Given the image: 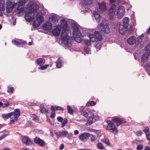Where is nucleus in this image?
<instances>
[{
    "instance_id": "f257e3e1",
    "label": "nucleus",
    "mask_w": 150,
    "mask_h": 150,
    "mask_svg": "<svg viewBox=\"0 0 150 150\" xmlns=\"http://www.w3.org/2000/svg\"><path fill=\"white\" fill-rule=\"evenodd\" d=\"M39 8L37 4L33 1H30L27 8L28 10L25 14L24 18L26 21L29 22L32 21L38 16V10Z\"/></svg>"
},
{
    "instance_id": "f03ea898",
    "label": "nucleus",
    "mask_w": 150,
    "mask_h": 150,
    "mask_svg": "<svg viewBox=\"0 0 150 150\" xmlns=\"http://www.w3.org/2000/svg\"><path fill=\"white\" fill-rule=\"evenodd\" d=\"M61 22L62 26V31L61 35L62 41L66 46L69 47L72 45L73 40L68 34L69 32L68 28L67 22L65 19H63L61 20Z\"/></svg>"
},
{
    "instance_id": "7ed1b4c3",
    "label": "nucleus",
    "mask_w": 150,
    "mask_h": 150,
    "mask_svg": "<svg viewBox=\"0 0 150 150\" xmlns=\"http://www.w3.org/2000/svg\"><path fill=\"white\" fill-rule=\"evenodd\" d=\"M71 27L73 31V36L75 40L78 43L81 42L83 35L80 31V26L76 22L74 23L71 24Z\"/></svg>"
},
{
    "instance_id": "20e7f679",
    "label": "nucleus",
    "mask_w": 150,
    "mask_h": 150,
    "mask_svg": "<svg viewBox=\"0 0 150 150\" xmlns=\"http://www.w3.org/2000/svg\"><path fill=\"white\" fill-rule=\"evenodd\" d=\"M143 38V35H141V36H139L137 38V41H136V38L135 36H132L128 38L127 39V41L128 43L130 45H132L136 43L134 47L135 48H139L141 47V42L142 41Z\"/></svg>"
},
{
    "instance_id": "39448f33",
    "label": "nucleus",
    "mask_w": 150,
    "mask_h": 150,
    "mask_svg": "<svg viewBox=\"0 0 150 150\" xmlns=\"http://www.w3.org/2000/svg\"><path fill=\"white\" fill-rule=\"evenodd\" d=\"M129 19L127 17H125L120 22L119 30L120 33L121 34H124L127 31L129 25Z\"/></svg>"
},
{
    "instance_id": "423d86ee",
    "label": "nucleus",
    "mask_w": 150,
    "mask_h": 150,
    "mask_svg": "<svg viewBox=\"0 0 150 150\" xmlns=\"http://www.w3.org/2000/svg\"><path fill=\"white\" fill-rule=\"evenodd\" d=\"M88 36H89L90 41L93 42L96 41V40L100 41L103 38L101 33L98 31H95L94 34L91 33L88 34Z\"/></svg>"
},
{
    "instance_id": "0eeeda50",
    "label": "nucleus",
    "mask_w": 150,
    "mask_h": 150,
    "mask_svg": "<svg viewBox=\"0 0 150 150\" xmlns=\"http://www.w3.org/2000/svg\"><path fill=\"white\" fill-rule=\"evenodd\" d=\"M11 113H12L11 116L13 117L11 119L10 124H12L18 120L19 117L20 115V113L18 109H15L13 112Z\"/></svg>"
},
{
    "instance_id": "6e6552de",
    "label": "nucleus",
    "mask_w": 150,
    "mask_h": 150,
    "mask_svg": "<svg viewBox=\"0 0 150 150\" xmlns=\"http://www.w3.org/2000/svg\"><path fill=\"white\" fill-rule=\"evenodd\" d=\"M99 28L105 33H108L110 31L108 25L105 19L102 20L101 23L99 25Z\"/></svg>"
},
{
    "instance_id": "1a4fd4ad",
    "label": "nucleus",
    "mask_w": 150,
    "mask_h": 150,
    "mask_svg": "<svg viewBox=\"0 0 150 150\" xmlns=\"http://www.w3.org/2000/svg\"><path fill=\"white\" fill-rule=\"evenodd\" d=\"M116 6L115 4H112L108 10V15L109 19L112 20L113 17L115 14Z\"/></svg>"
},
{
    "instance_id": "9d476101",
    "label": "nucleus",
    "mask_w": 150,
    "mask_h": 150,
    "mask_svg": "<svg viewBox=\"0 0 150 150\" xmlns=\"http://www.w3.org/2000/svg\"><path fill=\"white\" fill-rule=\"evenodd\" d=\"M117 15L119 18H121L125 15V8L122 6H119L116 11Z\"/></svg>"
},
{
    "instance_id": "9b49d317",
    "label": "nucleus",
    "mask_w": 150,
    "mask_h": 150,
    "mask_svg": "<svg viewBox=\"0 0 150 150\" xmlns=\"http://www.w3.org/2000/svg\"><path fill=\"white\" fill-rule=\"evenodd\" d=\"M44 21V18L42 16H38L35 21L33 22V25L34 28L38 27Z\"/></svg>"
},
{
    "instance_id": "f8f14e48",
    "label": "nucleus",
    "mask_w": 150,
    "mask_h": 150,
    "mask_svg": "<svg viewBox=\"0 0 150 150\" xmlns=\"http://www.w3.org/2000/svg\"><path fill=\"white\" fill-rule=\"evenodd\" d=\"M99 119L98 116L97 115H95L94 114L88 118L87 123L88 125L91 124L93 122H95Z\"/></svg>"
},
{
    "instance_id": "ddd939ff",
    "label": "nucleus",
    "mask_w": 150,
    "mask_h": 150,
    "mask_svg": "<svg viewBox=\"0 0 150 150\" xmlns=\"http://www.w3.org/2000/svg\"><path fill=\"white\" fill-rule=\"evenodd\" d=\"M57 138L59 137L64 138L69 137V134L68 132L66 130H62L56 133Z\"/></svg>"
},
{
    "instance_id": "4468645a",
    "label": "nucleus",
    "mask_w": 150,
    "mask_h": 150,
    "mask_svg": "<svg viewBox=\"0 0 150 150\" xmlns=\"http://www.w3.org/2000/svg\"><path fill=\"white\" fill-rule=\"evenodd\" d=\"M12 0H7L6 11L7 13H11L13 7V4L12 2Z\"/></svg>"
},
{
    "instance_id": "2eb2a0df",
    "label": "nucleus",
    "mask_w": 150,
    "mask_h": 150,
    "mask_svg": "<svg viewBox=\"0 0 150 150\" xmlns=\"http://www.w3.org/2000/svg\"><path fill=\"white\" fill-rule=\"evenodd\" d=\"M61 30V26L59 25H56L52 29V32L55 36H58L60 34Z\"/></svg>"
},
{
    "instance_id": "dca6fc26",
    "label": "nucleus",
    "mask_w": 150,
    "mask_h": 150,
    "mask_svg": "<svg viewBox=\"0 0 150 150\" xmlns=\"http://www.w3.org/2000/svg\"><path fill=\"white\" fill-rule=\"evenodd\" d=\"M91 136V134L89 133L83 132L79 136V138L80 140L83 141L87 140Z\"/></svg>"
},
{
    "instance_id": "f3484780",
    "label": "nucleus",
    "mask_w": 150,
    "mask_h": 150,
    "mask_svg": "<svg viewBox=\"0 0 150 150\" xmlns=\"http://www.w3.org/2000/svg\"><path fill=\"white\" fill-rule=\"evenodd\" d=\"M106 129L110 132L113 133L115 134H116L117 133V129L115 125H108Z\"/></svg>"
},
{
    "instance_id": "a211bd4d",
    "label": "nucleus",
    "mask_w": 150,
    "mask_h": 150,
    "mask_svg": "<svg viewBox=\"0 0 150 150\" xmlns=\"http://www.w3.org/2000/svg\"><path fill=\"white\" fill-rule=\"evenodd\" d=\"M34 142L35 144L41 147L44 146L45 144L43 140L38 137H36L34 138Z\"/></svg>"
},
{
    "instance_id": "6ab92c4d",
    "label": "nucleus",
    "mask_w": 150,
    "mask_h": 150,
    "mask_svg": "<svg viewBox=\"0 0 150 150\" xmlns=\"http://www.w3.org/2000/svg\"><path fill=\"white\" fill-rule=\"evenodd\" d=\"M22 141L27 145L31 144L32 143V141L26 136H22Z\"/></svg>"
},
{
    "instance_id": "aec40b11",
    "label": "nucleus",
    "mask_w": 150,
    "mask_h": 150,
    "mask_svg": "<svg viewBox=\"0 0 150 150\" xmlns=\"http://www.w3.org/2000/svg\"><path fill=\"white\" fill-rule=\"evenodd\" d=\"M106 3L105 2H102L101 3L98 2V4L99 6V10L102 11H104L107 9Z\"/></svg>"
},
{
    "instance_id": "412c9836",
    "label": "nucleus",
    "mask_w": 150,
    "mask_h": 150,
    "mask_svg": "<svg viewBox=\"0 0 150 150\" xmlns=\"http://www.w3.org/2000/svg\"><path fill=\"white\" fill-rule=\"evenodd\" d=\"M58 15L55 14H53L51 16L50 19L51 20L52 23L57 24L58 21Z\"/></svg>"
},
{
    "instance_id": "4be33fe9",
    "label": "nucleus",
    "mask_w": 150,
    "mask_h": 150,
    "mask_svg": "<svg viewBox=\"0 0 150 150\" xmlns=\"http://www.w3.org/2000/svg\"><path fill=\"white\" fill-rule=\"evenodd\" d=\"M84 107L81 106L79 109V112L81 115L86 118H88V114L86 112L85 110L84 109Z\"/></svg>"
},
{
    "instance_id": "5701e85b",
    "label": "nucleus",
    "mask_w": 150,
    "mask_h": 150,
    "mask_svg": "<svg viewBox=\"0 0 150 150\" xmlns=\"http://www.w3.org/2000/svg\"><path fill=\"white\" fill-rule=\"evenodd\" d=\"M150 53L149 52H146L142 56V61L143 62H146L148 59Z\"/></svg>"
},
{
    "instance_id": "b1692460",
    "label": "nucleus",
    "mask_w": 150,
    "mask_h": 150,
    "mask_svg": "<svg viewBox=\"0 0 150 150\" xmlns=\"http://www.w3.org/2000/svg\"><path fill=\"white\" fill-rule=\"evenodd\" d=\"M112 121L117 123V126L125 122L124 120L119 118H115L112 120Z\"/></svg>"
},
{
    "instance_id": "393cba45",
    "label": "nucleus",
    "mask_w": 150,
    "mask_h": 150,
    "mask_svg": "<svg viewBox=\"0 0 150 150\" xmlns=\"http://www.w3.org/2000/svg\"><path fill=\"white\" fill-rule=\"evenodd\" d=\"M18 6L15 10V12L16 14L22 13L24 10L25 8L21 5H18Z\"/></svg>"
},
{
    "instance_id": "a878e982",
    "label": "nucleus",
    "mask_w": 150,
    "mask_h": 150,
    "mask_svg": "<svg viewBox=\"0 0 150 150\" xmlns=\"http://www.w3.org/2000/svg\"><path fill=\"white\" fill-rule=\"evenodd\" d=\"M43 28L47 30H50L52 28V25L51 23H47L44 24L43 25Z\"/></svg>"
},
{
    "instance_id": "bb28decb",
    "label": "nucleus",
    "mask_w": 150,
    "mask_h": 150,
    "mask_svg": "<svg viewBox=\"0 0 150 150\" xmlns=\"http://www.w3.org/2000/svg\"><path fill=\"white\" fill-rule=\"evenodd\" d=\"M63 63L62 60L61 58H58L56 62L57 67L58 68H60Z\"/></svg>"
},
{
    "instance_id": "cd10ccee",
    "label": "nucleus",
    "mask_w": 150,
    "mask_h": 150,
    "mask_svg": "<svg viewBox=\"0 0 150 150\" xmlns=\"http://www.w3.org/2000/svg\"><path fill=\"white\" fill-rule=\"evenodd\" d=\"M92 2L91 0H84V2L82 4L81 6L87 8V5L91 4Z\"/></svg>"
},
{
    "instance_id": "c85d7f7f",
    "label": "nucleus",
    "mask_w": 150,
    "mask_h": 150,
    "mask_svg": "<svg viewBox=\"0 0 150 150\" xmlns=\"http://www.w3.org/2000/svg\"><path fill=\"white\" fill-rule=\"evenodd\" d=\"M12 44L17 46H18L21 44L25 45L26 42L25 41H23L21 42H19L16 40H12Z\"/></svg>"
},
{
    "instance_id": "c756f323",
    "label": "nucleus",
    "mask_w": 150,
    "mask_h": 150,
    "mask_svg": "<svg viewBox=\"0 0 150 150\" xmlns=\"http://www.w3.org/2000/svg\"><path fill=\"white\" fill-rule=\"evenodd\" d=\"M93 15L96 21L99 22L101 18L100 15L96 11L93 12Z\"/></svg>"
},
{
    "instance_id": "7c9ffc66",
    "label": "nucleus",
    "mask_w": 150,
    "mask_h": 150,
    "mask_svg": "<svg viewBox=\"0 0 150 150\" xmlns=\"http://www.w3.org/2000/svg\"><path fill=\"white\" fill-rule=\"evenodd\" d=\"M36 62L38 65L41 66L45 63V60L44 59L39 58L37 59Z\"/></svg>"
},
{
    "instance_id": "2f4dec72",
    "label": "nucleus",
    "mask_w": 150,
    "mask_h": 150,
    "mask_svg": "<svg viewBox=\"0 0 150 150\" xmlns=\"http://www.w3.org/2000/svg\"><path fill=\"white\" fill-rule=\"evenodd\" d=\"M145 69L150 76V62L147 63L144 66Z\"/></svg>"
},
{
    "instance_id": "473e14b6",
    "label": "nucleus",
    "mask_w": 150,
    "mask_h": 150,
    "mask_svg": "<svg viewBox=\"0 0 150 150\" xmlns=\"http://www.w3.org/2000/svg\"><path fill=\"white\" fill-rule=\"evenodd\" d=\"M101 141L106 144L108 146L110 145V144L109 142V139L106 137H104L103 139H101Z\"/></svg>"
},
{
    "instance_id": "72a5a7b5",
    "label": "nucleus",
    "mask_w": 150,
    "mask_h": 150,
    "mask_svg": "<svg viewBox=\"0 0 150 150\" xmlns=\"http://www.w3.org/2000/svg\"><path fill=\"white\" fill-rule=\"evenodd\" d=\"M12 113H9L7 114H3L2 115V117L4 119H7L11 117Z\"/></svg>"
},
{
    "instance_id": "f704fd0d",
    "label": "nucleus",
    "mask_w": 150,
    "mask_h": 150,
    "mask_svg": "<svg viewBox=\"0 0 150 150\" xmlns=\"http://www.w3.org/2000/svg\"><path fill=\"white\" fill-rule=\"evenodd\" d=\"M28 1V0H20L18 3H16V5L23 6Z\"/></svg>"
},
{
    "instance_id": "c9c22d12",
    "label": "nucleus",
    "mask_w": 150,
    "mask_h": 150,
    "mask_svg": "<svg viewBox=\"0 0 150 150\" xmlns=\"http://www.w3.org/2000/svg\"><path fill=\"white\" fill-rule=\"evenodd\" d=\"M96 103L93 101L88 102L86 104V106H93L96 105Z\"/></svg>"
},
{
    "instance_id": "e433bc0d",
    "label": "nucleus",
    "mask_w": 150,
    "mask_h": 150,
    "mask_svg": "<svg viewBox=\"0 0 150 150\" xmlns=\"http://www.w3.org/2000/svg\"><path fill=\"white\" fill-rule=\"evenodd\" d=\"M5 3L4 1L0 2V11H3L5 10Z\"/></svg>"
},
{
    "instance_id": "4c0bfd02",
    "label": "nucleus",
    "mask_w": 150,
    "mask_h": 150,
    "mask_svg": "<svg viewBox=\"0 0 150 150\" xmlns=\"http://www.w3.org/2000/svg\"><path fill=\"white\" fill-rule=\"evenodd\" d=\"M67 107L68 112L69 114H71L74 113V111L70 105H68Z\"/></svg>"
},
{
    "instance_id": "58836bf2",
    "label": "nucleus",
    "mask_w": 150,
    "mask_h": 150,
    "mask_svg": "<svg viewBox=\"0 0 150 150\" xmlns=\"http://www.w3.org/2000/svg\"><path fill=\"white\" fill-rule=\"evenodd\" d=\"M97 148L100 150H103L104 149V147L101 143L98 142L97 144Z\"/></svg>"
},
{
    "instance_id": "ea45409f",
    "label": "nucleus",
    "mask_w": 150,
    "mask_h": 150,
    "mask_svg": "<svg viewBox=\"0 0 150 150\" xmlns=\"http://www.w3.org/2000/svg\"><path fill=\"white\" fill-rule=\"evenodd\" d=\"M68 122V120L66 118H65L64 119V120H63V121L62 122V125L61 127H64L66 124Z\"/></svg>"
},
{
    "instance_id": "a19ab883",
    "label": "nucleus",
    "mask_w": 150,
    "mask_h": 150,
    "mask_svg": "<svg viewBox=\"0 0 150 150\" xmlns=\"http://www.w3.org/2000/svg\"><path fill=\"white\" fill-rule=\"evenodd\" d=\"M40 111L43 113H47L48 111L45 108H41L40 110Z\"/></svg>"
},
{
    "instance_id": "79ce46f5",
    "label": "nucleus",
    "mask_w": 150,
    "mask_h": 150,
    "mask_svg": "<svg viewBox=\"0 0 150 150\" xmlns=\"http://www.w3.org/2000/svg\"><path fill=\"white\" fill-rule=\"evenodd\" d=\"M143 131L144 133L146 134H149V128L148 126H147L145 127Z\"/></svg>"
},
{
    "instance_id": "37998d69",
    "label": "nucleus",
    "mask_w": 150,
    "mask_h": 150,
    "mask_svg": "<svg viewBox=\"0 0 150 150\" xmlns=\"http://www.w3.org/2000/svg\"><path fill=\"white\" fill-rule=\"evenodd\" d=\"M83 50L84 51L86 52V53L88 54L90 53V49L88 47H85L84 48Z\"/></svg>"
},
{
    "instance_id": "c03bdc74",
    "label": "nucleus",
    "mask_w": 150,
    "mask_h": 150,
    "mask_svg": "<svg viewBox=\"0 0 150 150\" xmlns=\"http://www.w3.org/2000/svg\"><path fill=\"white\" fill-rule=\"evenodd\" d=\"M31 117L33 120H38V117L34 114L31 115Z\"/></svg>"
},
{
    "instance_id": "a18cd8bd",
    "label": "nucleus",
    "mask_w": 150,
    "mask_h": 150,
    "mask_svg": "<svg viewBox=\"0 0 150 150\" xmlns=\"http://www.w3.org/2000/svg\"><path fill=\"white\" fill-rule=\"evenodd\" d=\"M90 137H91V141L92 142H93L95 141L96 139V136H94L91 134V136Z\"/></svg>"
},
{
    "instance_id": "49530a36",
    "label": "nucleus",
    "mask_w": 150,
    "mask_h": 150,
    "mask_svg": "<svg viewBox=\"0 0 150 150\" xmlns=\"http://www.w3.org/2000/svg\"><path fill=\"white\" fill-rule=\"evenodd\" d=\"M49 66L48 65L45 64L43 66H41L38 68V69L40 70H44L47 68Z\"/></svg>"
},
{
    "instance_id": "de8ad7c7",
    "label": "nucleus",
    "mask_w": 150,
    "mask_h": 150,
    "mask_svg": "<svg viewBox=\"0 0 150 150\" xmlns=\"http://www.w3.org/2000/svg\"><path fill=\"white\" fill-rule=\"evenodd\" d=\"M84 43L87 46L91 45V43L88 40H84Z\"/></svg>"
},
{
    "instance_id": "09e8293b",
    "label": "nucleus",
    "mask_w": 150,
    "mask_h": 150,
    "mask_svg": "<svg viewBox=\"0 0 150 150\" xmlns=\"http://www.w3.org/2000/svg\"><path fill=\"white\" fill-rule=\"evenodd\" d=\"M55 110H59L62 111L64 110V109L62 108L61 107L59 106H55Z\"/></svg>"
},
{
    "instance_id": "8fccbe9b",
    "label": "nucleus",
    "mask_w": 150,
    "mask_h": 150,
    "mask_svg": "<svg viewBox=\"0 0 150 150\" xmlns=\"http://www.w3.org/2000/svg\"><path fill=\"white\" fill-rule=\"evenodd\" d=\"M8 89L7 90V92L10 93H12L13 91L14 90V88L13 87H8Z\"/></svg>"
},
{
    "instance_id": "3c124183",
    "label": "nucleus",
    "mask_w": 150,
    "mask_h": 150,
    "mask_svg": "<svg viewBox=\"0 0 150 150\" xmlns=\"http://www.w3.org/2000/svg\"><path fill=\"white\" fill-rule=\"evenodd\" d=\"M142 134V132L141 131H137L136 133V136H140Z\"/></svg>"
},
{
    "instance_id": "603ef678",
    "label": "nucleus",
    "mask_w": 150,
    "mask_h": 150,
    "mask_svg": "<svg viewBox=\"0 0 150 150\" xmlns=\"http://www.w3.org/2000/svg\"><path fill=\"white\" fill-rule=\"evenodd\" d=\"M143 146L141 144L138 145L137 147V150H141L143 149Z\"/></svg>"
},
{
    "instance_id": "864d4df0",
    "label": "nucleus",
    "mask_w": 150,
    "mask_h": 150,
    "mask_svg": "<svg viewBox=\"0 0 150 150\" xmlns=\"http://www.w3.org/2000/svg\"><path fill=\"white\" fill-rule=\"evenodd\" d=\"M9 105V103L8 102H6L4 103H3L2 105V107L3 108H5L7 107Z\"/></svg>"
},
{
    "instance_id": "5fc2aeb1",
    "label": "nucleus",
    "mask_w": 150,
    "mask_h": 150,
    "mask_svg": "<svg viewBox=\"0 0 150 150\" xmlns=\"http://www.w3.org/2000/svg\"><path fill=\"white\" fill-rule=\"evenodd\" d=\"M63 118L61 117H57V120L59 122H62V121H63Z\"/></svg>"
},
{
    "instance_id": "6e6d98bb",
    "label": "nucleus",
    "mask_w": 150,
    "mask_h": 150,
    "mask_svg": "<svg viewBox=\"0 0 150 150\" xmlns=\"http://www.w3.org/2000/svg\"><path fill=\"white\" fill-rule=\"evenodd\" d=\"M146 137L147 138V140L149 141V143H150V135L149 134H146Z\"/></svg>"
},
{
    "instance_id": "4d7b16f0",
    "label": "nucleus",
    "mask_w": 150,
    "mask_h": 150,
    "mask_svg": "<svg viewBox=\"0 0 150 150\" xmlns=\"http://www.w3.org/2000/svg\"><path fill=\"white\" fill-rule=\"evenodd\" d=\"M6 135L5 134H4L0 137V140H1L2 139H4L5 137H6Z\"/></svg>"
},
{
    "instance_id": "13d9d810",
    "label": "nucleus",
    "mask_w": 150,
    "mask_h": 150,
    "mask_svg": "<svg viewBox=\"0 0 150 150\" xmlns=\"http://www.w3.org/2000/svg\"><path fill=\"white\" fill-rule=\"evenodd\" d=\"M50 109L52 111H55V106L52 105L50 107Z\"/></svg>"
},
{
    "instance_id": "bf43d9fd",
    "label": "nucleus",
    "mask_w": 150,
    "mask_h": 150,
    "mask_svg": "<svg viewBox=\"0 0 150 150\" xmlns=\"http://www.w3.org/2000/svg\"><path fill=\"white\" fill-rule=\"evenodd\" d=\"M55 112H54L51 114L50 115V117L52 118H54L55 116Z\"/></svg>"
},
{
    "instance_id": "052dcab7",
    "label": "nucleus",
    "mask_w": 150,
    "mask_h": 150,
    "mask_svg": "<svg viewBox=\"0 0 150 150\" xmlns=\"http://www.w3.org/2000/svg\"><path fill=\"white\" fill-rule=\"evenodd\" d=\"M64 147V145L63 144H62L60 145V147H59V149L60 150H62L63 149Z\"/></svg>"
},
{
    "instance_id": "680f3d73",
    "label": "nucleus",
    "mask_w": 150,
    "mask_h": 150,
    "mask_svg": "<svg viewBox=\"0 0 150 150\" xmlns=\"http://www.w3.org/2000/svg\"><path fill=\"white\" fill-rule=\"evenodd\" d=\"M107 123L108 124V125H113V124L112 122L110 120H108L107 121Z\"/></svg>"
},
{
    "instance_id": "e2e57ef3",
    "label": "nucleus",
    "mask_w": 150,
    "mask_h": 150,
    "mask_svg": "<svg viewBox=\"0 0 150 150\" xmlns=\"http://www.w3.org/2000/svg\"><path fill=\"white\" fill-rule=\"evenodd\" d=\"M145 50H150V43L146 47Z\"/></svg>"
},
{
    "instance_id": "0e129e2a",
    "label": "nucleus",
    "mask_w": 150,
    "mask_h": 150,
    "mask_svg": "<svg viewBox=\"0 0 150 150\" xmlns=\"http://www.w3.org/2000/svg\"><path fill=\"white\" fill-rule=\"evenodd\" d=\"M74 135H76L78 134L79 133V132L78 130H74Z\"/></svg>"
},
{
    "instance_id": "69168bd1",
    "label": "nucleus",
    "mask_w": 150,
    "mask_h": 150,
    "mask_svg": "<svg viewBox=\"0 0 150 150\" xmlns=\"http://www.w3.org/2000/svg\"><path fill=\"white\" fill-rule=\"evenodd\" d=\"M88 112L90 113V114L91 115H92L93 114L92 112V111H91V109H88Z\"/></svg>"
},
{
    "instance_id": "338daca9",
    "label": "nucleus",
    "mask_w": 150,
    "mask_h": 150,
    "mask_svg": "<svg viewBox=\"0 0 150 150\" xmlns=\"http://www.w3.org/2000/svg\"><path fill=\"white\" fill-rule=\"evenodd\" d=\"M144 150H150V147L148 146H146L144 149Z\"/></svg>"
},
{
    "instance_id": "774afa93",
    "label": "nucleus",
    "mask_w": 150,
    "mask_h": 150,
    "mask_svg": "<svg viewBox=\"0 0 150 150\" xmlns=\"http://www.w3.org/2000/svg\"><path fill=\"white\" fill-rule=\"evenodd\" d=\"M139 142L137 140H135L133 142V144H137Z\"/></svg>"
}]
</instances>
